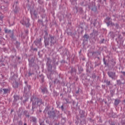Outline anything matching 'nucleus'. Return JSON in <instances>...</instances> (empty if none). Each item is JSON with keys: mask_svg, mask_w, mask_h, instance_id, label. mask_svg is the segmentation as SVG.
I'll list each match as a JSON object with an SVG mask.
<instances>
[{"mask_svg": "<svg viewBox=\"0 0 125 125\" xmlns=\"http://www.w3.org/2000/svg\"><path fill=\"white\" fill-rule=\"evenodd\" d=\"M30 20L29 19H23V20L21 21V23L22 25H25L26 27L30 26Z\"/></svg>", "mask_w": 125, "mask_h": 125, "instance_id": "obj_1", "label": "nucleus"}, {"mask_svg": "<svg viewBox=\"0 0 125 125\" xmlns=\"http://www.w3.org/2000/svg\"><path fill=\"white\" fill-rule=\"evenodd\" d=\"M108 75L109 77H110L112 79H114V78H115V76H116V73L108 72Z\"/></svg>", "mask_w": 125, "mask_h": 125, "instance_id": "obj_2", "label": "nucleus"}, {"mask_svg": "<svg viewBox=\"0 0 125 125\" xmlns=\"http://www.w3.org/2000/svg\"><path fill=\"white\" fill-rule=\"evenodd\" d=\"M50 39H51V43H55V42H56V40H55V39H54V37L51 36Z\"/></svg>", "mask_w": 125, "mask_h": 125, "instance_id": "obj_3", "label": "nucleus"}, {"mask_svg": "<svg viewBox=\"0 0 125 125\" xmlns=\"http://www.w3.org/2000/svg\"><path fill=\"white\" fill-rule=\"evenodd\" d=\"M120 102H121V101L120 100H115L114 105L118 106V105H119V104H120Z\"/></svg>", "mask_w": 125, "mask_h": 125, "instance_id": "obj_4", "label": "nucleus"}, {"mask_svg": "<svg viewBox=\"0 0 125 125\" xmlns=\"http://www.w3.org/2000/svg\"><path fill=\"white\" fill-rule=\"evenodd\" d=\"M31 15H34V16H37V13H36V11H34V12H32V11H31Z\"/></svg>", "mask_w": 125, "mask_h": 125, "instance_id": "obj_5", "label": "nucleus"}, {"mask_svg": "<svg viewBox=\"0 0 125 125\" xmlns=\"http://www.w3.org/2000/svg\"><path fill=\"white\" fill-rule=\"evenodd\" d=\"M14 98L15 101H17V100L19 99V97L18 96H14Z\"/></svg>", "mask_w": 125, "mask_h": 125, "instance_id": "obj_6", "label": "nucleus"}, {"mask_svg": "<svg viewBox=\"0 0 125 125\" xmlns=\"http://www.w3.org/2000/svg\"><path fill=\"white\" fill-rule=\"evenodd\" d=\"M11 32V30H9L7 29H5V33L6 34L10 33Z\"/></svg>", "mask_w": 125, "mask_h": 125, "instance_id": "obj_7", "label": "nucleus"}, {"mask_svg": "<svg viewBox=\"0 0 125 125\" xmlns=\"http://www.w3.org/2000/svg\"><path fill=\"white\" fill-rule=\"evenodd\" d=\"M3 90L4 91V93H7V92H8V89H3Z\"/></svg>", "mask_w": 125, "mask_h": 125, "instance_id": "obj_8", "label": "nucleus"}, {"mask_svg": "<svg viewBox=\"0 0 125 125\" xmlns=\"http://www.w3.org/2000/svg\"><path fill=\"white\" fill-rule=\"evenodd\" d=\"M47 90L46 88H44V89H42V92L43 93H44L45 92H46Z\"/></svg>", "mask_w": 125, "mask_h": 125, "instance_id": "obj_9", "label": "nucleus"}, {"mask_svg": "<svg viewBox=\"0 0 125 125\" xmlns=\"http://www.w3.org/2000/svg\"><path fill=\"white\" fill-rule=\"evenodd\" d=\"M110 83H111V82L110 81L106 82L107 85H110Z\"/></svg>", "mask_w": 125, "mask_h": 125, "instance_id": "obj_10", "label": "nucleus"}, {"mask_svg": "<svg viewBox=\"0 0 125 125\" xmlns=\"http://www.w3.org/2000/svg\"><path fill=\"white\" fill-rule=\"evenodd\" d=\"M84 38H85L86 39H88V36L86 35H85L84 36Z\"/></svg>", "mask_w": 125, "mask_h": 125, "instance_id": "obj_11", "label": "nucleus"}, {"mask_svg": "<svg viewBox=\"0 0 125 125\" xmlns=\"http://www.w3.org/2000/svg\"><path fill=\"white\" fill-rule=\"evenodd\" d=\"M110 18H109V17H107V18H106V20H108V21L110 20Z\"/></svg>", "mask_w": 125, "mask_h": 125, "instance_id": "obj_12", "label": "nucleus"}, {"mask_svg": "<svg viewBox=\"0 0 125 125\" xmlns=\"http://www.w3.org/2000/svg\"><path fill=\"white\" fill-rule=\"evenodd\" d=\"M104 63L106 65V62H105V59L104 58Z\"/></svg>", "mask_w": 125, "mask_h": 125, "instance_id": "obj_13", "label": "nucleus"}, {"mask_svg": "<svg viewBox=\"0 0 125 125\" xmlns=\"http://www.w3.org/2000/svg\"><path fill=\"white\" fill-rule=\"evenodd\" d=\"M40 125H44V123H42L40 124Z\"/></svg>", "mask_w": 125, "mask_h": 125, "instance_id": "obj_14", "label": "nucleus"}, {"mask_svg": "<svg viewBox=\"0 0 125 125\" xmlns=\"http://www.w3.org/2000/svg\"><path fill=\"white\" fill-rule=\"evenodd\" d=\"M122 74H123L124 76H125V72H122Z\"/></svg>", "mask_w": 125, "mask_h": 125, "instance_id": "obj_15", "label": "nucleus"}, {"mask_svg": "<svg viewBox=\"0 0 125 125\" xmlns=\"http://www.w3.org/2000/svg\"><path fill=\"white\" fill-rule=\"evenodd\" d=\"M1 92H2V90H0V93H1Z\"/></svg>", "mask_w": 125, "mask_h": 125, "instance_id": "obj_16", "label": "nucleus"}, {"mask_svg": "<svg viewBox=\"0 0 125 125\" xmlns=\"http://www.w3.org/2000/svg\"><path fill=\"white\" fill-rule=\"evenodd\" d=\"M36 121V118H34L33 122H35Z\"/></svg>", "mask_w": 125, "mask_h": 125, "instance_id": "obj_17", "label": "nucleus"}, {"mask_svg": "<svg viewBox=\"0 0 125 125\" xmlns=\"http://www.w3.org/2000/svg\"><path fill=\"white\" fill-rule=\"evenodd\" d=\"M34 50H37V48H34Z\"/></svg>", "mask_w": 125, "mask_h": 125, "instance_id": "obj_18", "label": "nucleus"}, {"mask_svg": "<svg viewBox=\"0 0 125 125\" xmlns=\"http://www.w3.org/2000/svg\"><path fill=\"white\" fill-rule=\"evenodd\" d=\"M62 109H63V105L61 106Z\"/></svg>", "mask_w": 125, "mask_h": 125, "instance_id": "obj_19", "label": "nucleus"}, {"mask_svg": "<svg viewBox=\"0 0 125 125\" xmlns=\"http://www.w3.org/2000/svg\"><path fill=\"white\" fill-rule=\"evenodd\" d=\"M24 125H27V124L25 123V124H24Z\"/></svg>", "mask_w": 125, "mask_h": 125, "instance_id": "obj_20", "label": "nucleus"}, {"mask_svg": "<svg viewBox=\"0 0 125 125\" xmlns=\"http://www.w3.org/2000/svg\"><path fill=\"white\" fill-rule=\"evenodd\" d=\"M0 31H1V29L0 28Z\"/></svg>", "mask_w": 125, "mask_h": 125, "instance_id": "obj_21", "label": "nucleus"}, {"mask_svg": "<svg viewBox=\"0 0 125 125\" xmlns=\"http://www.w3.org/2000/svg\"><path fill=\"white\" fill-rule=\"evenodd\" d=\"M15 12L16 13V12H17V11H15Z\"/></svg>", "mask_w": 125, "mask_h": 125, "instance_id": "obj_22", "label": "nucleus"}, {"mask_svg": "<svg viewBox=\"0 0 125 125\" xmlns=\"http://www.w3.org/2000/svg\"><path fill=\"white\" fill-rule=\"evenodd\" d=\"M45 45H46V43H45Z\"/></svg>", "mask_w": 125, "mask_h": 125, "instance_id": "obj_23", "label": "nucleus"}, {"mask_svg": "<svg viewBox=\"0 0 125 125\" xmlns=\"http://www.w3.org/2000/svg\"><path fill=\"white\" fill-rule=\"evenodd\" d=\"M108 24L109 25V24H110V23H108Z\"/></svg>", "mask_w": 125, "mask_h": 125, "instance_id": "obj_24", "label": "nucleus"}]
</instances>
